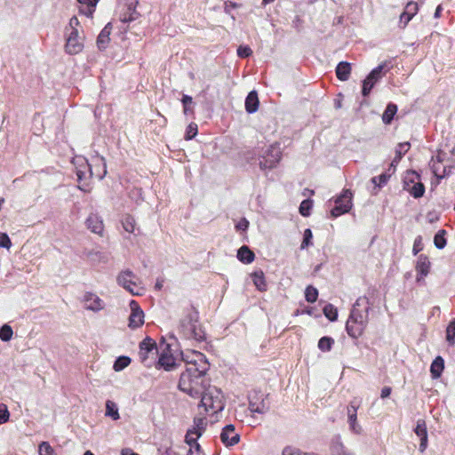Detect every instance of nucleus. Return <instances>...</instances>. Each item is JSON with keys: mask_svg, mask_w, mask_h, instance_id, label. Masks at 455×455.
<instances>
[{"mask_svg": "<svg viewBox=\"0 0 455 455\" xmlns=\"http://www.w3.org/2000/svg\"><path fill=\"white\" fill-rule=\"evenodd\" d=\"M181 356L186 363V371L180 375L179 388L191 397H196L202 391V384L209 370V363L204 354L196 350L181 352Z\"/></svg>", "mask_w": 455, "mask_h": 455, "instance_id": "1", "label": "nucleus"}, {"mask_svg": "<svg viewBox=\"0 0 455 455\" xmlns=\"http://www.w3.org/2000/svg\"><path fill=\"white\" fill-rule=\"evenodd\" d=\"M198 312L195 307H187L183 309L178 326L179 332L183 338L196 341L204 340L205 333L198 323Z\"/></svg>", "mask_w": 455, "mask_h": 455, "instance_id": "2", "label": "nucleus"}, {"mask_svg": "<svg viewBox=\"0 0 455 455\" xmlns=\"http://www.w3.org/2000/svg\"><path fill=\"white\" fill-rule=\"evenodd\" d=\"M199 395H202L201 404L207 412L215 414L225 407L224 395L221 390L216 387H209L205 390L202 387V391L196 397Z\"/></svg>", "mask_w": 455, "mask_h": 455, "instance_id": "3", "label": "nucleus"}, {"mask_svg": "<svg viewBox=\"0 0 455 455\" xmlns=\"http://www.w3.org/2000/svg\"><path fill=\"white\" fill-rule=\"evenodd\" d=\"M116 282L132 295L140 296L144 293L140 279L129 269L121 271L116 277Z\"/></svg>", "mask_w": 455, "mask_h": 455, "instance_id": "4", "label": "nucleus"}, {"mask_svg": "<svg viewBox=\"0 0 455 455\" xmlns=\"http://www.w3.org/2000/svg\"><path fill=\"white\" fill-rule=\"evenodd\" d=\"M282 156L278 145L269 146L259 157V167L262 170L273 169L279 163Z\"/></svg>", "mask_w": 455, "mask_h": 455, "instance_id": "5", "label": "nucleus"}, {"mask_svg": "<svg viewBox=\"0 0 455 455\" xmlns=\"http://www.w3.org/2000/svg\"><path fill=\"white\" fill-rule=\"evenodd\" d=\"M267 395L260 391H254L249 395V410L252 413L264 414L269 410Z\"/></svg>", "mask_w": 455, "mask_h": 455, "instance_id": "6", "label": "nucleus"}, {"mask_svg": "<svg viewBox=\"0 0 455 455\" xmlns=\"http://www.w3.org/2000/svg\"><path fill=\"white\" fill-rule=\"evenodd\" d=\"M352 208V192L349 189H346L343 193L337 197L335 200V206L331 211L332 217L336 218L342 214H345Z\"/></svg>", "mask_w": 455, "mask_h": 455, "instance_id": "7", "label": "nucleus"}, {"mask_svg": "<svg viewBox=\"0 0 455 455\" xmlns=\"http://www.w3.org/2000/svg\"><path fill=\"white\" fill-rule=\"evenodd\" d=\"M383 68L384 65H379L373 68L367 76V77L363 81L362 94L364 97H367L370 94L376 83L381 78Z\"/></svg>", "mask_w": 455, "mask_h": 455, "instance_id": "8", "label": "nucleus"}, {"mask_svg": "<svg viewBox=\"0 0 455 455\" xmlns=\"http://www.w3.org/2000/svg\"><path fill=\"white\" fill-rule=\"evenodd\" d=\"M359 406V403L354 400L349 403V405L347 408L349 429L355 435H360L363 431L361 425L357 422V410Z\"/></svg>", "mask_w": 455, "mask_h": 455, "instance_id": "9", "label": "nucleus"}, {"mask_svg": "<svg viewBox=\"0 0 455 455\" xmlns=\"http://www.w3.org/2000/svg\"><path fill=\"white\" fill-rule=\"evenodd\" d=\"M84 48L83 38L79 36L78 30H71L68 36L65 49L68 54H77Z\"/></svg>", "mask_w": 455, "mask_h": 455, "instance_id": "10", "label": "nucleus"}, {"mask_svg": "<svg viewBox=\"0 0 455 455\" xmlns=\"http://www.w3.org/2000/svg\"><path fill=\"white\" fill-rule=\"evenodd\" d=\"M131 315L128 326L131 329H137L144 323V312L136 300L130 302Z\"/></svg>", "mask_w": 455, "mask_h": 455, "instance_id": "11", "label": "nucleus"}, {"mask_svg": "<svg viewBox=\"0 0 455 455\" xmlns=\"http://www.w3.org/2000/svg\"><path fill=\"white\" fill-rule=\"evenodd\" d=\"M220 440L226 447L234 446L240 441V435L235 431V426L228 424L222 428Z\"/></svg>", "mask_w": 455, "mask_h": 455, "instance_id": "12", "label": "nucleus"}, {"mask_svg": "<svg viewBox=\"0 0 455 455\" xmlns=\"http://www.w3.org/2000/svg\"><path fill=\"white\" fill-rule=\"evenodd\" d=\"M92 164H89L91 176L94 175L102 180L107 174V164L103 156L99 155L92 158Z\"/></svg>", "mask_w": 455, "mask_h": 455, "instance_id": "13", "label": "nucleus"}, {"mask_svg": "<svg viewBox=\"0 0 455 455\" xmlns=\"http://www.w3.org/2000/svg\"><path fill=\"white\" fill-rule=\"evenodd\" d=\"M443 156L444 154L439 153L435 157H432L430 161L431 170L438 180H441L448 175V173L445 172V166L442 165V163L443 162Z\"/></svg>", "mask_w": 455, "mask_h": 455, "instance_id": "14", "label": "nucleus"}, {"mask_svg": "<svg viewBox=\"0 0 455 455\" xmlns=\"http://www.w3.org/2000/svg\"><path fill=\"white\" fill-rule=\"evenodd\" d=\"M414 433L419 437V451L423 452L427 447V424L424 419H418Z\"/></svg>", "mask_w": 455, "mask_h": 455, "instance_id": "15", "label": "nucleus"}, {"mask_svg": "<svg viewBox=\"0 0 455 455\" xmlns=\"http://www.w3.org/2000/svg\"><path fill=\"white\" fill-rule=\"evenodd\" d=\"M88 229L97 235H101L104 230V225L101 218L96 213H91L85 220Z\"/></svg>", "mask_w": 455, "mask_h": 455, "instance_id": "16", "label": "nucleus"}, {"mask_svg": "<svg viewBox=\"0 0 455 455\" xmlns=\"http://www.w3.org/2000/svg\"><path fill=\"white\" fill-rule=\"evenodd\" d=\"M417 12H418L417 3H414V2L408 3L407 5L405 6L404 11L400 15V27L402 28H404L407 26V24L411 20L413 16L417 13Z\"/></svg>", "mask_w": 455, "mask_h": 455, "instance_id": "17", "label": "nucleus"}, {"mask_svg": "<svg viewBox=\"0 0 455 455\" xmlns=\"http://www.w3.org/2000/svg\"><path fill=\"white\" fill-rule=\"evenodd\" d=\"M85 308L94 312L100 311L103 308V301L96 295L87 292L84 295Z\"/></svg>", "mask_w": 455, "mask_h": 455, "instance_id": "18", "label": "nucleus"}, {"mask_svg": "<svg viewBox=\"0 0 455 455\" xmlns=\"http://www.w3.org/2000/svg\"><path fill=\"white\" fill-rule=\"evenodd\" d=\"M369 310L370 307H366L364 312H362L359 308L355 307V306H353L348 318L350 321H354V323H360L366 326L368 323Z\"/></svg>", "mask_w": 455, "mask_h": 455, "instance_id": "19", "label": "nucleus"}, {"mask_svg": "<svg viewBox=\"0 0 455 455\" xmlns=\"http://www.w3.org/2000/svg\"><path fill=\"white\" fill-rule=\"evenodd\" d=\"M331 455H356L354 451L348 450L340 441V437L333 439L331 445Z\"/></svg>", "mask_w": 455, "mask_h": 455, "instance_id": "20", "label": "nucleus"}, {"mask_svg": "<svg viewBox=\"0 0 455 455\" xmlns=\"http://www.w3.org/2000/svg\"><path fill=\"white\" fill-rule=\"evenodd\" d=\"M430 262L427 260L426 256L420 255L418 259L416 265V271L419 275L417 276V281L419 282L422 278H424L429 272Z\"/></svg>", "mask_w": 455, "mask_h": 455, "instance_id": "21", "label": "nucleus"}, {"mask_svg": "<svg viewBox=\"0 0 455 455\" xmlns=\"http://www.w3.org/2000/svg\"><path fill=\"white\" fill-rule=\"evenodd\" d=\"M365 327L366 326L363 324L354 323V321H350L349 318L346 323V331L347 334L353 339L359 338L363 334Z\"/></svg>", "mask_w": 455, "mask_h": 455, "instance_id": "22", "label": "nucleus"}, {"mask_svg": "<svg viewBox=\"0 0 455 455\" xmlns=\"http://www.w3.org/2000/svg\"><path fill=\"white\" fill-rule=\"evenodd\" d=\"M259 98L255 91L249 92L245 99V109L248 113H255L259 108Z\"/></svg>", "mask_w": 455, "mask_h": 455, "instance_id": "23", "label": "nucleus"}, {"mask_svg": "<svg viewBox=\"0 0 455 455\" xmlns=\"http://www.w3.org/2000/svg\"><path fill=\"white\" fill-rule=\"evenodd\" d=\"M351 74V64L347 61H341L336 68V76L340 81L348 80Z\"/></svg>", "mask_w": 455, "mask_h": 455, "instance_id": "24", "label": "nucleus"}, {"mask_svg": "<svg viewBox=\"0 0 455 455\" xmlns=\"http://www.w3.org/2000/svg\"><path fill=\"white\" fill-rule=\"evenodd\" d=\"M111 31L110 23L107 24L100 31L97 38V45L100 50H104L109 42V35Z\"/></svg>", "mask_w": 455, "mask_h": 455, "instance_id": "25", "label": "nucleus"}, {"mask_svg": "<svg viewBox=\"0 0 455 455\" xmlns=\"http://www.w3.org/2000/svg\"><path fill=\"white\" fill-rule=\"evenodd\" d=\"M237 258L245 264H250L254 260V253L246 245L242 246L237 251Z\"/></svg>", "mask_w": 455, "mask_h": 455, "instance_id": "26", "label": "nucleus"}, {"mask_svg": "<svg viewBox=\"0 0 455 455\" xmlns=\"http://www.w3.org/2000/svg\"><path fill=\"white\" fill-rule=\"evenodd\" d=\"M158 364L165 371H172L175 367V358L172 355L163 353L159 357Z\"/></svg>", "mask_w": 455, "mask_h": 455, "instance_id": "27", "label": "nucleus"}, {"mask_svg": "<svg viewBox=\"0 0 455 455\" xmlns=\"http://www.w3.org/2000/svg\"><path fill=\"white\" fill-rule=\"evenodd\" d=\"M140 355H141L142 359L145 360L147 353H149V352L153 351L154 349L156 350V344L152 339L146 338L145 339H143L140 342Z\"/></svg>", "mask_w": 455, "mask_h": 455, "instance_id": "28", "label": "nucleus"}, {"mask_svg": "<svg viewBox=\"0 0 455 455\" xmlns=\"http://www.w3.org/2000/svg\"><path fill=\"white\" fill-rule=\"evenodd\" d=\"M140 16V13L136 11V8L128 9L119 14V20L123 23H129L136 20Z\"/></svg>", "mask_w": 455, "mask_h": 455, "instance_id": "29", "label": "nucleus"}, {"mask_svg": "<svg viewBox=\"0 0 455 455\" xmlns=\"http://www.w3.org/2000/svg\"><path fill=\"white\" fill-rule=\"evenodd\" d=\"M410 148L411 144L409 142L399 143L395 148V156L393 159L391 165L397 164Z\"/></svg>", "mask_w": 455, "mask_h": 455, "instance_id": "30", "label": "nucleus"}, {"mask_svg": "<svg viewBox=\"0 0 455 455\" xmlns=\"http://www.w3.org/2000/svg\"><path fill=\"white\" fill-rule=\"evenodd\" d=\"M207 426V420L204 417H196L194 419V426L190 430H194V433L197 437H200L204 432Z\"/></svg>", "mask_w": 455, "mask_h": 455, "instance_id": "31", "label": "nucleus"}, {"mask_svg": "<svg viewBox=\"0 0 455 455\" xmlns=\"http://www.w3.org/2000/svg\"><path fill=\"white\" fill-rule=\"evenodd\" d=\"M251 277L254 285L259 291H264L267 290V283L265 281L264 273L261 270L255 271L254 273H252Z\"/></svg>", "mask_w": 455, "mask_h": 455, "instance_id": "32", "label": "nucleus"}, {"mask_svg": "<svg viewBox=\"0 0 455 455\" xmlns=\"http://www.w3.org/2000/svg\"><path fill=\"white\" fill-rule=\"evenodd\" d=\"M444 368V361L441 356H437L432 363L430 371L433 378H438Z\"/></svg>", "mask_w": 455, "mask_h": 455, "instance_id": "33", "label": "nucleus"}, {"mask_svg": "<svg viewBox=\"0 0 455 455\" xmlns=\"http://www.w3.org/2000/svg\"><path fill=\"white\" fill-rule=\"evenodd\" d=\"M107 417L111 418L113 420H117L120 418L118 407L116 403L111 400L106 402V412Z\"/></svg>", "mask_w": 455, "mask_h": 455, "instance_id": "34", "label": "nucleus"}, {"mask_svg": "<svg viewBox=\"0 0 455 455\" xmlns=\"http://www.w3.org/2000/svg\"><path fill=\"white\" fill-rule=\"evenodd\" d=\"M420 180L419 174L415 171H407L403 178V189L416 184V181Z\"/></svg>", "mask_w": 455, "mask_h": 455, "instance_id": "35", "label": "nucleus"}, {"mask_svg": "<svg viewBox=\"0 0 455 455\" xmlns=\"http://www.w3.org/2000/svg\"><path fill=\"white\" fill-rule=\"evenodd\" d=\"M410 193L411 196H412L414 198H419L423 196L425 193V186L424 184L419 180L416 181V184L411 185V187L407 188L405 189Z\"/></svg>", "mask_w": 455, "mask_h": 455, "instance_id": "36", "label": "nucleus"}, {"mask_svg": "<svg viewBox=\"0 0 455 455\" xmlns=\"http://www.w3.org/2000/svg\"><path fill=\"white\" fill-rule=\"evenodd\" d=\"M396 112H397V106L394 103H389L387 106V108L384 111L383 116H382L383 123L386 124H391Z\"/></svg>", "mask_w": 455, "mask_h": 455, "instance_id": "37", "label": "nucleus"}, {"mask_svg": "<svg viewBox=\"0 0 455 455\" xmlns=\"http://www.w3.org/2000/svg\"><path fill=\"white\" fill-rule=\"evenodd\" d=\"M445 339L449 346H454L455 344V318L451 319L449 323L446 331Z\"/></svg>", "mask_w": 455, "mask_h": 455, "instance_id": "38", "label": "nucleus"}, {"mask_svg": "<svg viewBox=\"0 0 455 455\" xmlns=\"http://www.w3.org/2000/svg\"><path fill=\"white\" fill-rule=\"evenodd\" d=\"M122 226L128 233H133L135 230V220L132 216L127 214L122 220Z\"/></svg>", "mask_w": 455, "mask_h": 455, "instance_id": "39", "label": "nucleus"}, {"mask_svg": "<svg viewBox=\"0 0 455 455\" xmlns=\"http://www.w3.org/2000/svg\"><path fill=\"white\" fill-rule=\"evenodd\" d=\"M181 102L183 105V112L185 115H193L194 114V107H193V99L191 96L183 95L181 99Z\"/></svg>", "mask_w": 455, "mask_h": 455, "instance_id": "40", "label": "nucleus"}, {"mask_svg": "<svg viewBox=\"0 0 455 455\" xmlns=\"http://www.w3.org/2000/svg\"><path fill=\"white\" fill-rule=\"evenodd\" d=\"M334 344V339L331 337H323L318 341V348L321 351L327 352L330 351Z\"/></svg>", "mask_w": 455, "mask_h": 455, "instance_id": "41", "label": "nucleus"}, {"mask_svg": "<svg viewBox=\"0 0 455 455\" xmlns=\"http://www.w3.org/2000/svg\"><path fill=\"white\" fill-rule=\"evenodd\" d=\"M131 363V359L128 356H119L114 363L113 369L116 371H120L126 368Z\"/></svg>", "mask_w": 455, "mask_h": 455, "instance_id": "42", "label": "nucleus"}, {"mask_svg": "<svg viewBox=\"0 0 455 455\" xmlns=\"http://www.w3.org/2000/svg\"><path fill=\"white\" fill-rule=\"evenodd\" d=\"M13 331L8 324H4L0 329V339L2 341H10L12 338Z\"/></svg>", "mask_w": 455, "mask_h": 455, "instance_id": "43", "label": "nucleus"}, {"mask_svg": "<svg viewBox=\"0 0 455 455\" xmlns=\"http://www.w3.org/2000/svg\"><path fill=\"white\" fill-rule=\"evenodd\" d=\"M38 454L39 455H57L54 449L51 446L48 442H42L38 445Z\"/></svg>", "mask_w": 455, "mask_h": 455, "instance_id": "44", "label": "nucleus"}, {"mask_svg": "<svg viewBox=\"0 0 455 455\" xmlns=\"http://www.w3.org/2000/svg\"><path fill=\"white\" fill-rule=\"evenodd\" d=\"M313 206V201L310 199H305L301 202L299 205V213L304 217H308L311 213V209Z\"/></svg>", "mask_w": 455, "mask_h": 455, "instance_id": "45", "label": "nucleus"}, {"mask_svg": "<svg viewBox=\"0 0 455 455\" xmlns=\"http://www.w3.org/2000/svg\"><path fill=\"white\" fill-rule=\"evenodd\" d=\"M195 435L194 430H188L186 436H185V442L189 445L190 449H197L201 448L199 443H197V435L196 437H193L192 435Z\"/></svg>", "mask_w": 455, "mask_h": 455, "instance_id": "46", "label": "nucleus"}, {"mask_svg": "<svg viewBox=\"0 0 455 455\" xmlns=\"http://www.w3.org/2000/svg\"><path fill=\"white\" fill-rule=\"evenodd\" d=\"M323 314L331 322L337 320L338 311L337 308L331 304H328L323 307Z\"/></svg>", "mask_w": 455, "mask_h": 455, "instance_id": "47", "label": "nucleus"}, {"mask_svg": "<svg viewBox=\"0 0 455 455\" xmlns=\"http://www.w3.org/2000/svg\"><path fill=\"white\" fill-rule=\"evenodd\" d=\"M445 230H439L434 237V243L437 249H443L446 245V239L444 238Z\"/></svg>", "mask_w": 455, "mask_h": 455, "instance_id": "48", "label": "nucleus"}, {"mask_svg": "<svg viewBox=\"0 0 455 455\" xmlns=\"http://www.w3.org/2000/svg\"><path fill=\"white\" fill-rule=\"evenodd\" d=\"M318 297V291L316 288L309 285L306 288L305 298L307 302L313 303L316 301Z\"/></svg>", "mask_w": 455, "mask_h": 455, "instance_id": "49", "label": "nucleus"}, {"mask_svg": "<svg viewBox=\"0 0 455 455\" xmlns=\"http://www.w3.org/2000/svg\"><path fill=\"white\" fill-rule=\"evenodd\" d=\"M78 3H80L81 4H84V5H86L87 6V12H85V14L87 16H92L93 12H94V9L99 2V0H77Z\"/></svg>", "mask_w": 455, "mask_h": 455, "instance_id": "50", "label": "nucleus"}, {"mask_svg": "<svg viewBox=\"0 0 455 455\" xmlns=\"http://www.w3.org/2000/svg\"><path fill=\"white\" fill-rule=\"evenodd\" d=\"M197 132V124L195 123H190L186 129L185 139L187 140H192L196 136Z\"/></svg>", "mask_w": 455, "mask_h": 455, "instance_id": "51", "label": "nucleus"}, {"mask_svg": "<svg viewBox=\"0 0 455 455\" xmlns=\"http://www.w3.org/2000/svg\"><path fill=\"white\" fill-rule=\"evenodd\" d=\"M388 178H389L388 175L383 173L379 176L373 177L371 179V182L375 185V187L381 188L387 182Z\"/></svg>", "mask_w": 455, "mask_h": 455, "instance_id": "52", "label": "nucleus"}, {"mask_svg": "<svg viewBox=\"0 0 455 455\" xmlns=\"http://www.w3.org/2000/svg\"><path fill=\"white\" fill-rule=\"evenodd\" d=\"M312 237H313L312 231L309 228H307L304 231V237H303V241L301 243L300 248L305 249L307 246H309L310 244H312V243H311Z\"/></svg>", "mask_w": 455, "mask_h": 455, "instance_id": "53", "label": "nucleus"}, {"mask_svg": "<svg viewBox=\"0 0 455 455\" xmlns=\"http://www.w3.org/2000/svg\"><path fill=\"white\" fill-rule=\"evenodd\" d=\"M12 246L11 239L5 233H0V248H5L9 250Z\"/></svg>", "mask_w": 455, "mask_h": 455, "instance_id": "54", "label": "nucleus"}, {"mask_svg": "<svg viewBox=\"0 0 455 455\" xmlns=\"http://www.w3.org/2000/svg\"><path fill=\"white\" fill-rule=\"evenodd\" d=\"M9 411L7 406L4 403H0V424L5 423L9 419Z\"/></svg>", "mask_w": 455, "mask_h": 455, "instance_id": "55", "label": "nucleus"}, {"mask_svg": "<svg viewBox=\"0 0 455 455\" xmlns=\"http://www.w3.org/2000/svg\"><path fill=\"white\" fill-rule=\"evenodd\" d=\"M252 54V51L249 46H240L237 49V55L241 58H247Z\"/></svg>", "mask_w": 455, "mask_h": 455, "instance_id": "56", "label": "nucleus"}, {"mask_svg": "<svg viewBox=\"0 0 455 455\" xmlns=\"http://www.w3.org/2000/svg\"><path fill=\"white\" fill-rule=\"evenodd\" d=\"M422 249H423L422 238H421V236H417L415 238V241L413 243V248H412L413 254L414 255L418 254Z\"/></svg>", "mask_w": 455, "mask_h": 455, "instance_id": "57", "label": "nucleus"}, {"mask_svg": "<svg viewBox=\"0 0 455 455\" xmlns=\"http://www.w3.org/2000/svg\"><path fill=\"white\" fill-rule=\"evenodd\" d=\"M119 2L124 3V6L128 7V9L136 8L139 3L138 0H119Z\"/></svg>", "mask_w": 455, "mask_h": 455, "instance_id": "58", "label": "nucleus"}, {"mask_svg": "<svg viewBox=\"0 0 455 455\" xmlns=\"http://www.w3.org/2000/svg\"><path fill=\"white\" fill-rule=\"evenodd\" d=\"M84 255L86 258L90 259H95L96 258H100V251H84Z\"/></svg>", "mask_w": 455, "mask_h": 455, "instance_id": "59", "label": "nucleus"}, {"mask_svg": "<svg viewBox=\"0 0 455 455\" xmlns=\"http://www.w3.org/2000/svg\"><path fill=\"white\" fill-rule=\"evenodd\" d=\"M249 226V221L246 219H243L237 225L236 228L239 230H245Z\"/></svg>", "mask_w": 455, "mask_h": 455, "instance_id": "60", "label": "nucleus"}, {"mask_svg": "<svg viewBox=\"0 0 455 455\" xmlns=\"http://www.w3.org/2000/svg\"><path fill=\"white\" fill-rule=\"evenodd\" d=\"M77 26H79V20L76 16H73L69 20V27L71 30L77 29Z\"/></svg>", "mask_w": 455, "mask_h": 455, "instance_id": "61", "label": "nucleus"}, {"mask_svg": "<svg viewBox=\"0 0 455 455\" xmlns=\"http://www.w3.org/2000/svg\"><path fill=\"white\" fill-rule=\"evenodd\" d=\"M369 304V299L366 297H360L356 299L355 304L353 306H355V307L358 308V307L362 306L363 304Z\"/></svg>", "mask_w": 455, "mask_h": 455, "instance_id": "62", "label": "nucleus"}, {"mask_svg": "<svg viewBox=\"0 0 455 455\" xmlns=\"http://www.w3.org/2000/svg\"><path fill=\"white\" fill-rule=\"evenodd\" d=\"M390 394H391V388L389 387H385L381 390L380 396H381V398H387L390 395Z\"/></svg>", "mask_w": 455, "mask_h": 455, "instance_id": "63", "label": "nucleus"}, {"mask_svg": "<svg viewBox=\"0 0 455 455\" xmlns=\"http://www.w3.org/2000/svg\"><path fill=\"white\" fill-rule=\"evenodd\" d=\"M187 455H204V453H203L201 448H197V449H189Z\"/></svg>", "mask_w": 455, "mask_h": 455, "instance_id": "64", "label": "nucleus"}]
</instances>
